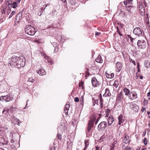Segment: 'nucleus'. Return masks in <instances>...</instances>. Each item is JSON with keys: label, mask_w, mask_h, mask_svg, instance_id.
<instances>
[{"label": "nucleus", "mask_w": 150, "mask_h": 150, "mask_svg": "<svg viewBox=\"0 0 150 150\" xmlns=\"http://www.w3.org/2000/svg\"><path fill=\"white\" fill-rule=\"evenodd\" d=\"M24 57L21 56L17 57L13 56L9 59L8 65L12 67H16L18 68L23 67L25 65V61L23 60Z\"/></svg>", "instance_id": "nucleus-1"}, {"label": "nucleus", "mask_w": 150, "mask_h": 150, "mask_svg": "<svg viewBox=\"0 0 150 150\" xmlns=\"http://www.w3.org/2000/svg\"><path fill=\"white\" fill-rule=\"evenodd\" d=\"M25 31L26 33L31 36L34 35L35 33V28L29 25H26Z\"/></svg>", "instance_id": "nucleus-2"}, {"label": "nucleus", "mask_w": 150, "mask_h": 150, "mask_svg": "<svg viewBox=\"0 0 150 150\" xmlns=\"http://www.w3.org/2000/svg\"><path fill=\"white\" fill-rule=\"evenodd\" d=\"M137 45L138 48L143 49L145 47L146 42L144 40H139L137 42Z\"/></svg>", "instance_id": "nucleus-3"}, {"label": "nucleus", "mask_w": 150, "mask_h": 150, "mask_svg": "<svg viewBox=\"0 0 150 150\" xmlns=\"http://www.w3.org/2000/svg\"><path fill=\"white\" fill-rule=\"evenodd\" d=\"M107 123L105 121H103L100 123L98 126V131H102L106 127Z\"/></svg>", "instance_id": "nucleus-4"}, {"label": "nucleus", "mask_w": 150, "mask_h": 150, "mask_svg": "<svg viewBox=\"0 0 150 150\" xmlns=\"http://www.w3.org/2000/svg\"><path fill=\"white\" fill-rule=\"evenodd\" d=\"M130 108L134 111V112H137L139 110L138 106L135 103H130Z\"/></svg>", "instance_id": "nucleus-5"}, {"label": "nucleus", "mask_w": 150, "mask_h": 150, "mask_svg": "<svg viewBox=\"0 0 150 150\" xmlns=\"http://www.w3.org/2000/svg\"><path fill=\"white\" fill-rule=\"evenodd\" d=\"M129 98L132 100H133L137 98V94L134 91L130 92L128 96Z\"/></svg>", "instance_id": "nucleus-6"}, {"label": "nucleus", "mask_w": 150, "mask_h": 150, "mask_svg": "<svg viewBox=\"0 0 150 150\" xmlns=\"http://www.w3.org/2000/svg\"><path fill=\"white\" fill-rule=\"evenodd\" d=\"M133 33L135 35L138 36L141 35L142 33V31L140 28L139 27H137L134 28L133 30Z\"/></svg>", "instance_id": "nucleus-7"}, {"label": "nucleus", "mask_w": 150, "mask_h": 150, "mask_svg": "<svg viewBox=\"0 0 150 150\" xmlns=\"http://www.w3.org/2000/svg\"><path fill=\"white\" fill-rule=\"evenodd\" d=\"M92 86L94 87H96L99 85V82L95 77L92 78L91 80Z\"/></svg>", "instance_id": "nucleus-8"}, {"label": "nucleus", "mask_w": 150, "mask_h": 150, "mask_svg": "<svg viewBox=\"0 0 150 150\" xmlns=\"http://www.w3.org/2000/svg\"><path fill=\"white\" fill-rule=\"evenodd\" d=\"M122 64L121 62H117L116 64V71L119 72L121 70L122 67Z\"/></svg>", "instance_id": "nucleus-9"}, {"label": "nucleus", "mask_w": 150, "mask_h": 150, "mask_svg": "<svg viewBox=\"0 0 150 150\" xmlns=\"http://www.w3.org/2000/svg\"><path fill=\"white\" fill-rule=\"evenodd\" d=\"M118 125H122V124L124 122V119L123 116L122 114H120L118 117Z\"/></svg>", "instance_id": "nucleus-10"}, {"label": "nucleus", "mask_w": 150, "mask_h": 150, "mask_svg": "<svg viewBox=\"0 0 150 150\" xmlns=\"http://www.w3.org/2000/svg\"><path fill=\"white\" fill-rule=\"evenodd\" d=\"M37 71V73L40 75L43 76L46 74V72L42 68H41Z\"/></svg>", "instance_id": "nucleus-11"}, {"label": "nucleus", "mask_w": 150, "mask_h": 150, "mask_svg": "<svg viewBox=\"0 0 150 150\" xmlns=\"http://www.w3.org/2000/svg\"><path fill=\"white\" fill-rule=\"evenodd\" d=\"M114 121L112 115H110L108 119V125L109 126L111 125Z\"/></svg>", "instance_id": "nucleus-12"}, {"label": "nucleus", "mask_w": 150, "mask_h": 150, "mask_svg": "<svg viewBox=\"0 0 150 150\" xmlns=\"http://www.w3.org/2000/svg\"><path fill=\"white\" fill-rule=\"evenodd\" d=\"M22 13L21 12L18 13L16 16L15 18V22H16L18 23L21 18H22Z\"/></svg>", "instance_id": "nucleus-13"}, {"label": "nucleus", "mask_w": 150, "mask_h": 150, "mask_svg": "<svg viewBox=\"0 0 150 150\" xmlns=\"http://www.w3.org/2000/svg\"><path fill=\"white\" fill-rule=\"evenodd\" d=\"M96 119V118L95 117H92L91 118V120L89 121L88 125H92L93 126V124Z\"/></svg>", "instance_id": "nucleus-14"}, {"label": "nucleus", "mask_w": 150, "mask_h": 150, "mask_svg": "<svg viewBox=\"0 0 150 150\" xmlns=\"http://www.w3.org/2000/svg\"><path fill=\"white\" fill-rule=\"evenodd\" d=\"M105 75L107 78L108 79H112L114 76V74L113 73H111L110 72L108 73L107 72H106Z\"/></svg>", "instance_id": "nucleus-15"}, {"label": "nucleus", "mask_w": 150, "mask_h": 150, "mask_svg": "<svg viewBox=\"0 0 150 150\" xmlns=\"http://www.w3.org/2000/svg\"><path fill=\"white\" fill-rule=\"evenodd\" d=\"M111 95L109 89L108 88H106L105 89V94L103 95V96H109Z\"/></svg>", "instance_id": "nucleus-16"}, {"label": "nucleus", "mask_w": 150, "mask_h": 150, "mask_svg": "<svg viewBox=\"0 0 150 150\" xmlns=\"http://www.w3.org/2000/svg\"><path fill=\"white\" fill-rule=\"evenodd\" d=\"M70 107V105L69 104H66L64 109V111L66 115H67L68 114V111L69 110V108Z\"/></svg>", "instance_id": "nucleus-17"}, {"label": "nucleus", "mask_w": 150, "mask_h": 150, "mask_svg": "<svg viewBox=\"0 0 150 150\" xmlns=\"http://www.w3.org/2000/svg\"><path fill=\"white\" fill-rule=\"evenodd\" d=\"M123 92H124L125 93V95L126 96H128L130 92L129 90L126 87H125L123 89Z\"/></svg>", "instance_id": "nucleus-18"}, {"label": "nucleus", "mask_w": 150, "mask_h": 150, "mask_svg": "<svg viewBox=\"0 0 150 150\" xmlns=\"http://www.w3.org/2000/svg\"><path fill=\"white\" fill-rule=\"evenodd\" d=\"M129 137L128 136L125 135L123 139V141L126 144H127L129 143Z\"/></svg>", "instance_id": "nucleus-19"}, {"label": "nucleus", "mask_w": 150, "mask_h": 150, "mask_svg": "<svg viewBox=\"0 0 150 150\" xmlns=\"http://www.w3.org/2000/svg\"><path fill=\"white\" fill-rule=\"evenodd\" d=\"M7 99H6V102H9L12 100L13 99L12 96L10 95H6Z\"/></svg>", "instance_id": "nucleus-20"}, {"label": "nucleus", "mask_w": 150, "mask_h": 150, "mask_svg": "<svg viewBox=\"0 0 150 150\" xmlns=\"http://www.w3.org/2000/svg\"><path fill=\"white\" fill-rule=\"evenodd\" d=\"M122 97V92H120V93L117 95V96L116 101H118V100H120Z\"/></svg>", "instance_id": "nucleus-21"}, {"label": "nucleus", "mask_w": 150, "mask_h": 150, "mask_svg": "<svg viewBox=\"0 0 150 150\" xmlns=\"http://www.w3.org/2000/svg\"><path fill=\"white\" fill-rule=\"evenodd\" d=\"M95 61L98 63H102V61L101 56L100 55L98 56L97 58L96 59Z\"/></svg>", "instance_id": "nucleus-22"}, {"label": "nucleus", "mask_w": 150, "mask_h": 150, "mask_svg": "<svg viewBox=\"0 0 150 150\" xmlns=\"http://www.w3.org/2000/svg\"><path fill=\"white\" fill-rule=\"evenodd\" d=\"M45 58V59H47V61L49 63H50V64L52 65L53 63V62L49 58V57L48 56L45 55L44 56Z\"/></svg>", "instance_id": "nucleus-23"}, {"label": "nucleus", "mask_w": 150, "mask_h": 150, "mask_svg": "<svg viewBox=\"0 0 150 150\" xmlns=\"http://www.w3.org/2000/svg\"><path fill=\"white\" fill-rule=\"evenodd\" d=\"M7 99L6 96H1L0 97V100L2 101H5L6 102V99Z\"/></svg>", "instance_id": "nucleus-24"}, {"label": "nucleus", "mask_w": 150, "mask_h": 150, "mask_svg": "<svg viewBox=\"0 0 150 150\" xmlns=\"http://www.w3.org/2000/svg\"><path fill=\"white\" fill-rule=\"evenodd\" d=\"M84 143L85 145V146L83 150H86V149L87 148V147L89 145L88 141V140H85Z\"/></svg>", "instance_id": "nucleus-25"}, {"label": "nucleus", "mask_w": 150, "mask_h": 150, "mask_svg": "<svg viewBox=\"0 0 150 150\" xmlns=\"http://www.w3.org/2000/svg\"><path fill=\"white\" fill-rule=\"evenodd\" d=\"M84 96H82L80 98V104L83 106L84 103Z\"/></svg>", "instance_id": "nucleus-26"}, {"label": "nucleus", "mask_w": 150, "mask_h": 150, "mask_svg": "<svg viewBox=\"0 0 150 150\" xmlns=\"http://www.w3.org/2000/svg\"><path fill=\"white\" fill-rule=\"evenodd\" d=\"M145 67L146 68L149 67L150 65V62L149 60H147L144 63Z\"/></svg>", "instance_id": "nucleus-27"}, {"label": "nucleus", "mask_w": 150, "mask_h": 150, "mask_svg": "<svg viewBox=\"0 0 150 150\" xmlns=\"http://www.w3.org/2000/svg\"><path fill=\"white\" fill-rule=\"evenodd\" d=\"M11 5L12 6V7L13 8H16L18 6V4L16 2H14L12 4H10L9 3L8 4V6Z\"/></svg>", "instance_id": "nucleus-28"}, {"label": "nucleus", "mask_w": 150, "mask_h": 150, "mask_svg": "<svg viewBox=\"0 0 150 150\" xmlns=\"http://www.w3.org/2000/svg\"><path fill=\"white\" fill-rule=\"evenodd\" d=\"M119 85L118 81L117 80H115V81L114 83L113 84V86L116 88H117Z\"/></svg>", "instance_id": "nucleus-29"}, {"label": "nucleus", "mask_w": 150, "mask_h": 150, "mask_svg": "<svg viewBox=\"0 0 150 150\" xmlns=\"http://www.w3.org/2000/svg\"><path fill=\"white\" fill-rule=\"evenodd\" d=\"M110 112V110L107 109L106 110V113L105 116V117H108L109 116V113Z\"/></svg>", "instance_id": "nucleus-30"}, {"label": "nucleus", "mask_w": 150, "mask_h": 150, "mask_svg": "<svg viewBox=\"0 0 150 150\" xmlns=\"http://www.w3.org/2000/svg\"><path fill=\"white\" fill-rule=\"evenodd\" d=\"M12 119H14V120H15L16 122H17L18 124H20V123H21V121L19 120V119L16 118L15 116H13Z\"/></svg>", "instance_id": "nucleus-31"}, {"label": "nucleus", "mask_w": 150, "mask_h": 150, "mask_svg": "<svg viewBox=\"0 0 150 150\" xmlns=\"http://www.w3.org/2000/svg\"><path fill=\"white\" fill-rule=\"evenodd\" d=\"M98 100L97 99H94V98H93V105L94 106L95 104H98Z\"/></svg>", "instance_id": "nucleus-32"}, {"label": "nucleus", "mask_w": 150, "mask_h": 150, "mask_svg": "<svg viewBox=\"0 0 150 150\" xmlns=\"http://www.w3.org/2000/svg\"><path fill=\"white\" fill-rule=\"evenodd\" d=\"M16 13V11H13L11 12V14H10V16H9V18H11L12 17V16L15 14Z\"/></svg>", "instance_id": "nucleus-33"}, {"label": "nucleus", "mask_w": 150, "mask_h": 150, "mask_svg": "<svg viewBox=\"0 0 150 150\" xmlns=\"http://www.w3.org/2000/svg\"><path fill=\"white\" fill-rule=\"evenodd\" d=\"M93 127V126L88 125V126L87 129V131L88 132H89L90 130H91V128Z\"/></svg>", "instance_id": "nucleus-34"}, {"label": "nucleus", "mask_w": 150, "mask_h": 150, "mask_svg": "<svg viewBox=\"0 0 150 150\" xmlns=\"http://www.w3.org/2000/svg\"><path fill=\"white\" fill-rule=\"evenodd\" d=\"M35 80L34 79H33L32 78L30 77L29 78L28 81L31 83H33Z\"/></svg>", "instance_id": "nucleus-35"}, {"label": "nucleus", "mask_w": 150, "mask_h": 150, "mask_svg": "<svg viewBox=\"0 0 150 150\" xmlns=\"http://www.w3.org/2000/svg\"><path fill=\"white\" fill-rule=\"evenodd\" d=\"M123 150H132V148L129 147L127 146L124 148Z\"/></svg>", "instance_id": "nucleus-36"}, {"label": "nucleus", "mask_w": 150, "mask_h": 150, "mask_svg": "<svg viewBox=\"0 0 150 150\" xmlns=\"http://www.w3.org/2000/svg\"><path fill=\"white\" fill-rule=\"evenodd\" d=\"M130 62L132 63L135 66H136L135 62L134 60H132V59H130Z\"/></svg>", "instance_id": "nucleus-37"}, {"label": "nucleus", "mask_w": 150, "mask_h": 150, "mask_svg": "<svg viewBox=\"0 0 150 150\" xmlns=\"http://www.w3.org/2000/svg\"><path fill=\"white\" fill-rule=\"evenodd\" d=\"M115 143H113L112 144V145L111 146V147L110 149V150H114V147L115 146Z\"/></svg>", "instance_id": "nucleus-38"}, {"label": "nucleus", "mask_w": 150, "mask_h": 150, "mask_svg": "<svg viewBox=\"0 0 150 150\" xmlns=\"http://www.w3.org/2000/svg\"><path fill=\"white\" fill-rule=\"evenodd\" d=\"M147 139L146 138H144V143L145 145H146L147 144Z\"/></svg>", "instance_id": "nucleus-39"}, {"label": "nucleus", "mask_w": 150, "mask_h": 150, "mask_svg": "<svg viewBox=\"0 0 150 150\" xmlns=\"http://www.w3.org/2000/svg\"><path fill=\"white\" fill-rule=\"evenodd\" d=\"M59 50L58 47L57 46H56L54 50V52L56 53Z\"/></svg>", "instance_id": "nucleus-40"}, {"label": "nucleus", "mask_w": 150, "mask_h": 150, "mask_svg": "<svg viewBox=\"0 0 150 150\" xmlns=\"http://www.w3.org/2000/svg\"><path fill=\"white\" fill-rule=\"evenodd\" d=\"M57 137H58V138L60 140H61L62 138V136L61 135L59 134H58L57 135Z\"/></svg>", "instance_id": "nucleus-41"}, {"label": "nucleus", "mask_w": 150, "mask_h": 150, "mask_svg": "<svg viewBox=\"0 0 150 150\" xmlns=\"http://www.w3.org/2000/svg\"><path fill=\"white\" fill-rule=\"evenodd\" d=\"M74 101L76 102H78L79 101V99L78 97H76L74 98Z\"/></svg>", "instance_id": "nucleus-42"}, {"label": "nucleus", "mask_w": 150, "mask_h": 150, "mask_svg": "<svg viewBox=\"0 0 150 150\" xmlns=\"http://www.w3.org/2000/svg\"><path fill=\"white\" fill-rule=\"evenodd\" d=\"M61 126H60V128H65V127H64V123L63 122H62L61 124Z\"/></svg>", "instance_id": "nucleus-43"}, {"label": "nucleus", "mask_w": 150, "mask_h": 150, "mask_svg": "<svg viewBox=\"0 0 150 150\" xmlns=\"http://www.w3.org/2000/svg\"><path fill=\"white\" fill-rule=\"evenodd\" d=\"M83 82L82 81H81V82H80L79 83V87H82L83 88Z\"/></svg>", "instance_id": "nucleus-44"}, {"label": "nucleus", "mask_w": 150, "mask_h": 150, "mask_svg": "<svg viewBox=\"0 0 150 150\" xmlns=\"http://www.w3.org/2000/svg\"><path fill=\"white\" fill-rule=\"evenodd\" d=\"M124 3L125 5H127L128 3H129V0H126V1H124Z\"/></svg>", "instance_id": "nucleus-45"}, {"label": "nucleus", "mask_w": 150, "mask_h": 150, "mask_svg": "<svg viewBox=\"0 0 150 150\" xmlns=\"http://www.w3.org/2000/svg\"><path fill=\"white\" fill-rule=\"evenodd\" d=\"M144 105H146L147 104L148 102L146 100L144 99Z\"/></svg>", "instance_id": "nucleus-46"}, {"label": "nucleus", "mask_w": 150, "mask_h": 150, "mask_svg": "<svg viewBox=\"0 0 150 150\" xmlns=\"http://www.w3.org/2000/svg\"><path fill=\"white\" fill-rule=\"evenodd\" d=\"M50 150H55V147L54 146L51 147Z\"/></svg>", "instance_id": "nucleus-47"}, {"label": "nucleus", "mask_w": 150, "mask_h": 150, "mask_svg": "<svg viewBox=\"0 0 150 150\" xmlns=\"http://www.w3.org/2000/svg\"><path fill=\"white\" fill-rule=\"evenodd\" d=\"M7 108H5L4 109V110L2 111V113H4L5 112H6V113L5 114H6V113H7Z\"/></svg>", "instance_id": "nucleus-48"}, {"label": "nucleus", "mask_w": 150, "mask_h": 150, "mask_svg": "<svg viewBox=\"0 0 150 150\" xmlns=\"http://www.w3.org/2000/svg\"><path fill=\"white\" fill-rule=\"evenodd\" d=\"M130 39V41L132 42V44H133L134 38L132 37Z\"/></svg>", "instance_id": "nucleus-49"}, {"label": "nucleus", "mask_w": 150, "mask_h": 150, "mask_svg": "<svg viewBox=\"0 0 150 150\" xmlns=\"http://www.w3.org/2000/svg\"><path fill=\"white\" fill-rule=\"evenodd\" d=\"M3 140H4V142L2 144H7V141H5L4 139H3Z\"/></svg>", "instance_id": "nucleus-50"}, {"label": "nucleus", "mask_w": 150, "mask_h": 150, "mask_svg": "<svg viewBox=\"0 0 150 150\" xmlns=\"http://www.w3.org/2000/svg\"><path fill=\"white\" fill-rule=\"evenodd\" d=\"M146 108H144L143 107H142V108L141 110V111L142 112H143L146 110Z\"/></svg>", "instance_id": "nucleus-51"}, {"label": "nucleus", "mask_w": 150, "mask_h": 150, "mask_svg": "<svg viewBox=\"0 0 150 150\" xmlns=\"http://www.w3.org/2000/svg\"><path fill=\"white\" fill-rule=\"evenodd\" d=\"M100 107L102 108L103 107V103L101 102H100Z\"/></svg>", "instance_id": "nucleus-52"}, {"label": "nucleus", "mask_w": 150, "mask_h": 150, "mask_svg": "<svg viewBox=\"0 0 150 150\" xmlns=\"http://www.w3.org/2000/svg\"><path fill=\"white\" fill-rule=\"evenodd\" d=\"M147 96L148 97H149V99L150 100V92H149L147 93Z\"/></svg>", "instance_id": "nucleus-53"}, {"label": "nucleus", "mask_w": 150, "mask_h": 150, "mask_svg": "<svg viewBox=\"0 0 150 150\" xmlns=\"http://www.w3.org/2000/svg\"><path fill=\"white\" fill-rule=\"evenodd\" d=\"M100 33H101L100 32H97L96 33L95 35H99L100 34Z\"/></svg>", "instance_id": "nucleus-54"}, {"label": "nucleus", "mask_w": 150, "mask_h": 150, "mask_svg": "<svg viewBox=\"0 0 150 150\" xmlns=\"http://www.w3.org/2000/svg\"><path fill=\"white\" fill-rule=\"evenodd\" d=\"M99 120V119L98 118L96 120V121L95 122V124L96 125L97 123H98V122Z\"/></svg>", "instance_id": "nucleus-55"}, {"label": "nucleus", "mask_w": 150, "mask_h": 150, "mask_svg": "<svg viewBox=\"0 0 150 150\" xmlns=\"http://www.w3.org/2000/svg\"><path fill=\"white\" fill-rule=\"evenodd\" d=\"M125 145L124 144H123L122 146V149L123 150L124 148H125Z\"/></svg>", "instance_id": "nucleus-56"}, {"label": "nucleus", "mask_w": 150, "mask_h": 150, "mask_svg": "<svg viewBox=\"0 0 150 150\" xmlns=\"http://www.w3.org/2000/svg\"><path fill=\"white\" fill-rule=\"evenodd\" d=\"M146 22L147 23V24H148V23L149 24V21L148 18L147 20V19H146Z\"/></svg>", "instance_id": "nucleus-57"}, {"label": "nucleus", "mask_w": 150, "mask_h": 150, "mask_svg": "<svg viewBox=\"0 0 150 150\" xmlns=\"http://www.w3.org/2000/svg\"><path fill=\"white\" fill-rule=\"evenodd\" d=\"M116 28H117V31L118 32H119V28H118V27L117 26L116 27Z\"/></svg>", "instance_id": "nucleus-58"}, {"label": "nucleus", "mask_w": 150, "mask_h": 150, "mask_svg": "<svg viewBox=\"0 0 150 150\" xmlns=\"http://www.w3.org/2000/svg\"><path fill=\"white\" fill-rule=\"evenodd\" d=\"M127 37L129 38L130 39L132 38V37L130 35H127Z\"/></svg>", "instance_id": "nucleus-59"}, {"label": "nucleus", "mask_w": 150, "mask_h": 150, "mask_svg": "<svg viewBox=\"0 0 150 150\" xmlns=\"http://www.w3.org/2000/svg\"><path fill=\"white\" fill-rule=\"evenodd\" d=\"M118 33L119 34V35L120 36H122V35L120 33V32L119 31L118 32Z\"/></svg>", "instance_id": "nucleus-60"}, {"label": "nucleus", "mask_w": 150, "mask_h": 150, "mask_svg": "<svg viewBox=\"0 0 150 150\" xmlns=\"http://www.w3.org/2000/svg\"><path fill=\"white\" fill-rule=\"evenodd\" d=\"M137 69H139V64L138 63H137Z\"/></svg>", "instance_id": "nucleus-61"}, {"label": "nucleus", "mask_w": 150, "mask_h": 150, "mask_svg": "<svg viewBox=\"0 0 150 150\" xmlns=\"http://www.w3.org/2000/svg\"><path fill=\"white\" fill-rule=\"evenodd\" d=\"M11 143H13L14 142V140L13 139H12L11 140Z\"/></svg>", "instance_id": "nucleus-62"}, {"label": "nucleus", "mask_w": 150, "mask_h": 150, "mask_svg": "<svg viewBox=\"0 0 150 150\" xmlns=\"http://www.w3.org/2000/svg\"><path fill=\"white\" fill-rule=\"evenodd\" d=\"M102 102V103L103 102V100L102 98H100V102Z\"/></svg>", "instance_id": "nucleus-63"}, {"label": "nucleus", "mask_w": 150, "mask_h": 150, "mask_svg": "<svg viewBox=\"0 0 150 150\" xmlns=\"http://www.w3.org/2000/svg\"><path fill=\"white\" fill-rule=\"evenodd\" d=\"M99 149V147L97 146L96 147V150H98Z\"/></svg>", "instance_id": "nucleus-64"}]
</instances>
